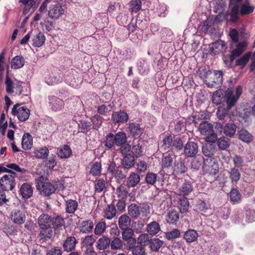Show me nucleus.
<instances>
[{"label": "nucleus", "mask_w": 255, "mask_h": 255, "mask_svg": "<svg viewBox=\"0 0 255 255\" xmlns=\"http://www.w3.org/2000/svg\"><path fill=\"white\" fill-rule=\"evenodd\" d=\"M198 130L200 133L206 135V140L209 142H215L217 139V135L214 130L213 126L206 121H202L199 125Z\"/></svg>", "instance_id": "nucleus-1"}, {"label": "nucleus", "mask_w": 255, "mask_h": 255, "mask_svg": "<svg viewBox=\"0 0 255 255\" xmlns=\"http://www.w3.org/2000/svg\"><path fill=\"white\" fill-rule=\"evenodd\" d=\"M43 176H39L35 180L36 189L44 196H49L55 192L56 188L51 183L45 182Z\"/></svg>", "instance_id": "nucleus-2"}, {"label": "nucleus", "mask_w": 255, "mask_h": 255, "mask_svg": "<svg viewBox=\"0 0 255 255\" xmlns=\"http://www.w3.org/2000/svg\"><path fill=\"white\" fill-rule=\"evenodd\" d=\"M236 95L233 94L232 90L228 89L225 92V99L227 104V108L228 110L231 109L237 102L239 97L242 93V87L238 86L235 89Z\"/></svg>", "instance_id": "nucleus-3"}, {"label": "nucleus", "mask_w": 255, "mask_h": 255, "mask_svg": "<svg viewBox=\"0 0 255 255\" xmlns=\"http://www.w3.org/2000/svg\"><path fill=\"white\" fill-rule=\"evenodd\" d=\"M209 74L205 80V84L208 87H219L223 82V71L214 70Z\"/></svg>", "instance_id": "nucleus-4"}, {"label": "nucleus", "mask_w": 255, "mask_h": 255, "mask_svg": "<svg viewBox=\"0 0 255 255\" xmlns=\"http://www.w3.org/2000/svg\"><path fill=\"white\" fill-rule=\"evenodd\" d=\"M204 171L210 175L214 176L219 172V164L216 158L204 159Z\"/></svg>", "instance_id": "nucleus-5"}, {"label": "nucleus", "mask_w": 255, "mask_h": 255, "mask_svg": "<svg viewBox=\"0 0 255 255\" xmlns=\"http://www.w3.org/2000/svg\"><path fill=\"white\" fill-rule=\"evenodd\" d=\"M64 12L65 9L61 3L53 1L49 5L48 15L51 19H58L64 14Z\"/></svg>", "instance_id": "nucleus-6"}, {"label": "nucleus", "mask_w": 255, "mask_h": 255, "mask_svg": "<svg viewBox=\"0 0 255 255\" xmlns=\"http://www.w3.org/2000/svg\"><path fill=\"white\" fill-rule=\"evenodd\" d=\"M11 113L13 115L16 116L20 121L24 122L28 119L30 111L26 106L19 107L18 104H16L13 106Z\"/></svg>", "instance_id": "nucleus-7"}, {"label": "nucleus", "mask_w": 255, "mask_h": 255, "mask_svg": "<svg viewBox=\"0 0 255 255\" xmlns=\"http://www.w3.org/2000/svg\"><path fill=\"white\" fill-rule=\"evenodd\" d=\"M15 180L12 175H4L0 179V187L2 190H12L15 186Z\"/></svg>", "instance_id": "nucleus-8"}, {"label": "nucleus", "mask_w": 255, "mask_h": 255, "mask_svg": "<svg viewBox=\"0 0 255 255\" xmlns=\"http://www.w3.org/2000/svg\"><path fill=\"white\" fill-rule=\"evenodd\" d=\"M242 0H230L229 8H230V20L237 21L239 18V8Z\"/></svg>", "instance_id": "nucleus-9"}, {"label": "nucleus", "mask_w": 255, "mask_h": 255, "mask_svg": "<svg viewBox=\"0 0 255 255\" xmlns=\"http://www.w3.org/2000/svg\"><path fill=\"white\" fill-rule=\"evenodd\" d=\"M129 119L128 113L124 110L114 112L112 115L111 120L115 124H122L127 123Z\"/></svg>", "instance_id": "nucleus-10"}, {"label": "nucleus", "mask_w": 255, "mask_h": 255, "mask_svg": "<svg viewBox=\"0 0 255 255\" xmlns=\"http://www.w3.org/2000/svg\"><path fill=\"white\" fill-rule=\"evenodd\" d=\"M198 145L197 143L189 141L185 145L184 148V157H192L195 156L198 152Z\"/></svg>", "instance_id": "nucleus-11"}, {"label": "nucleus", "mask_w": 255, "mask_h": 255, "mask_svg": "<svg viewBox=\"0 0 255 255\" xmlns=\"http://www.w3.org/2000/svg\"><path fill=\"white\" fill-rule=\"evenodd\" d=\"M11 220L17 224H22L25 220L24 212L20 210L15 209L12 210L10 213Z\"/></svg>", "instance_id": "nucleus-12"}, {"label": "nucleus", "mask_w": 255, "mask_h": 255, "mask_svg": "<svg viewBox=\"0 0 255 255\" xmlns=\"http://www.w3.org/2000/svg\"><path fill=\"white\" fill-rule=\"evenodd\" d=\"M50 106L52 111L56 112L60 111L64 107V102L56 96L49 97Z\"/></svg>", "instance_id": "nucleus-13"}, {"label": "nucleus", "mask_w": 255, "mask_h": 255, "mask_svg": "<svg viewBox=\"0 0 255 255\" xmlns=\"http://www.w3.org/2000/svg\"><path fill=\"white\" fill-rule=\"evenodd\" d=\"M20 194L24 199H28L33 195V188L29 183H23L19 190Z\"/></svg>", "instance_id": "nucleus-14"}, {"label": "nucleus", "mask_w": 255, "mask_h": 255, "mask_svg": "<svg viewBox=\"0 0 255 255\" xmlns=\"http://www.w3.org/2000/svg\"><path fill=\"white\" fill-rule=\"evenodd\" d=\"M226 48L225 42L222 40H218L213 43L211 49L212 53L216 55L225 52Z\"/></svg>", "instance_id": "nucleus-15"}, {"label": "nucleus", "mask_w": 255, "mask_h": 255, "mask_svg": "<svg viewBox=\"0 0 255 255\" xmlns=\"http://www.w3.org/2000/svg\"><path fill=\"white\" fill-rule=\"evenodd\" d=\"M77 243L76 238L73 236L68 237L63 244V248L64 251L70 252L74 250L76 244Z\"/></svg>", "instance_id": "nucleus-16"}, {"label": "nucleus", "mask_w": 255, "mask_h": 255, "mask_svg": "<svg viewBox=\"0 0 255 255\" xmlns=\"http://www.w3.org/2000/svg\"><path fill=\"white\" fill-rule=\"evenodd\" d=\"M140 178L137 173L132 172L128 177L126 182V185L129 188L135 187L140 181Z\"/></svg>", "instance_id": "nucleus-17"}, {"label": "nucleus", "mask_w": 255, "mask_h": 255, "mask_svg": "<svg viewBox=\"0 0 255 255\" xmlns=\"http://www.w3.org/2000/svg\"><path fill=\"white\" fill-rule=\"evenodd\" d=\"M51 218L47 214L41 215L38 220V224L40 229H47L51 227L49 223L51 222Z\"/></svg>", "instance_id": "nucleus-18"}, {"label": "nucleus", "mask_w": 255, "mask_h": 255, "mask_svg": "<svg viewBox=\"0 0 255 255\" xmlns=\"http://www.w3.org/2000/svg\"><path fill=\"white\" fill-rule=\"evenodd\" d=\"M202 153L204 156H206V158H215L213 157L215 152L216 147L212 144H206L202 146Z\"/></svg>", "instance_id": "nucleus-19"}, {"label": "nucleus", "mask_w": 255, "mask_h": 255, "mask_svg": "<svg viewBox=\"0 0 255 255\" xmlns=\"http://www.w3.org/2000/svg\"><path fill=\"white\" fill-rule=\"evenodd\" d=\"M135 158L134 156L130 153L127 154L123 158L122 164L124 169H130L134 164Z\"/></svg>", "instance_id": "nucleus-20"}, {"label": "nucleus", "mask_w": 255, "mask_h": 255, "mask_svg": "<svg viewBox=\"0 0 255 255\" xmlns=\"http://www.w3.org/2000/svg\"><path fill=\"white\" fill-rule=\"evenodd\" d=\"M239 138L242 141L250 143L253 140V136L247 129L242 128L238 131Z\"/></svg>", "instance_id": "nucleus-21"}, {"label": "nucleus", "mask_w": 255, "mask_h": 255, "mask_svg": "<svg viewBox=\"0 0 255 255\" xmlns=\"http://www.w3.org/2000/svg\"><path fill=\"white\" fill-rule=\"evenodd\" d=\"M65 211L68 214H74L78 206V202L73 199H68L65 201Z\"/></svg>", "instance_id": "nucleus-22"}, {"label": "nucleus", "mask_w": 255, "mask_h": 255, "mask_svg": "<svg viewBox=\"0 0 255 255\" xmlns=\"http://www.w3.org/2000/svg\"><path fill=\"white\" fill-rule=\"evenodd\" d=\"M128 129L132 136L134 138L139 136L142 133V129L139 124L135 123H130Z\"/></svg>", "instance_id": "nucleus-23"}, {"label": "nucleus", "mask_w": 255, "mask_h": 255, "mask_svg": "<svg viewBox=\"0 0 255 255\" xmlns=\"http://www.w3.org/2000/svg\"><path fill=\"white\" fill-rule=\"evenodd\" d=\"M33 143V138L29 133H25L22 136L21 140L22 147L24 150L29 149L31 148Z\"/></svg>", "instance_id": "nucleus-24"}, {"label": "nucleus", "mask_w": 255, "mask_h": 255, "mask_svg": "<svg viewBox=\"0 0 255 255\" xmlns=\"http://www.w3.org/2000/svg\"><path fill=\"white\" fill-rule=\"evenodd\" d=\"M40 230L38 237L39 238L40 243H43L52 237L53 232L51 227H49L47 229Z\"/></svg>", "instance_id": "nucleus-25"}, {"label": "nucleus", "mask_w": 255, "mask_h": 255, "mask_svg": "<svg viewBox=\"0 0 255 255\" xmlns=\"http://www.w3.org/2000/svg\"><path fill=\"white\" fill-rule=\"evenodd\" d=\"M94 227V224L91 220L83 221L79 226L80 232L84 234L89 233L92 231Z\"/></svg>", "instance_id": "nucleus-26"}, {"label": "nucleus", "mask_w": 255, "mask_h": 255, "mask_svg": "<svg viewBox=\"0 0 255 255\" xmlns=\"http://www.w3.org/2000/svg\"><path fill=\"white\" fill-rule=\"evenodd\" d=\"M147 245H149L152 251L158 252L163 245V242L158 238L149 239Z\"/></svg>", "instance_id": "nucleus-27"}, {"label": "nucleus", "mask_w": 255, "mask_h": 255, "mask_svg": "<svg viewBox=\"0 0 255 255\" xmlns=\"http://www.w3.org/2000/svg\"><path fill=\"white\" fill-rule=\"evenodd\" d=\"M198 236V234L196 230L190 229L184 233L183 238L187 242L192 243L195 241Z\"/></svg>", "instance_id": "nucleus-28"}, {"label": "nucleus", "mask_w": 255, "mask_h": 255, "mask_svg": "<svg viewBox=\"0 0 255 255\" xmlns=\"http://www.w3.org/2000/svg\"><path fill=\"white\" fill-rule=\"evenodd\" d=\"M32 45L34 47H39L43 45L45 42V37L42 32H39L34 35L32 39Z\"/></svg>", "instance_id": "nucleus-29"}, {"label": "nucleus", "mask_w": 255, "mask_h": 255, "mask_svg": "<svg viewBox=\"0 0 255 255\" xmlns=\"http://www.w3.org/2000/svg\"><path fill=\"white\" fill-rule=\"evenodd\" d=\"M25 63L24 58L22 56H16L11 61V67L12 69H17L22 67Z\"/></svg>", "instance_id": "nucleus-30"}, {"label": "nucleus", "mask_w": 255, "mask_h": 255, "mask_svg": "<svg viewBox=\"0 0 255 255\" xmlns=\"http://www.w3.org/2000/svg\"><path fill=\"white\" fill-rule=\"evenodd\" d=\"M118 223L119 228L121 230L126 229L130 226L131 219L128 215H122L119 219Z\"/></svg>", "instance_id": "nucleus-31"}, {"label": "nucleus", "mask_w": 255, "mask_h": 255, "mask_svg": "<svg viewBox=\"0 0 255 255\" xmlns=\"http://www.w3.org/2000/svg\"><path fill=\"white\" fill-rule=\"evenodd\" d=\"M236 47L235 49H233L232 50V56L235 59L236 57L241 55L245 50V48L246 46V43L244 42H240L237 43V45H234V47Z\"/></svg>", "instance_id": "nucleus-32"}, {"label": "nucleus", "mask_w": 255, "mask_h": 255, "mask_svg": "<svg viewBox=\"0 0 255 255\" xmlns=\"http://www.w3.org/2000/svg\"><path fill=\"white\" fill-rule=\"evenodd\" d=\"M254 9L255 6L250 5L249 1L248 0H246L241 6L240 13L243 16L248 15L252 13Z\"/></svg>", "instance_id": "nucleus-33"}, {"label": "nucleus", "mask_w": 255, "mask_h": 255, "mask_svg": "<svg viewBox=\"0 0 255 255\" xmlns=\"http://www.w3.org/2000/svg\"><path fill=\"white\" fill-rule=\"evenodd\" d=\"M72 154V150L68 145H64L58 150L57 154L61 158H67Z\"/></svg>", "instance_id": "nucleus-34"}, {"label": "nucleus", "mask_w": 255, "mask_h": 255, "mask_svg": "<svg viewBox=\"0 0 255 255\" xmlns=\"http://www.w3.org/2000/svg\"><path fill=\"white\" fill-rule=\"evenodd\" d=\"M225 96V92L222 89H219L214 92L212 96V100L216 105H219L223 102Z\"/></svg>", "instance_id": "nucleus-35"}, {"label": "nucleus", "mask_w": 255, "mask_h": 255, "mask_svg": "<svg viewBox=\"0 0 255 255\" xmlns=\"http://www.w3.org/2000/svg\"><path fill=\"white\" fill-rule=\"evenodd\" d=\"M147 232L151 235H155L160 230L159 224L156 221H153L147 225Z\"/></svg>", "instance_id": "nucleus-36"}, {"label": "nucleus", "mask_w": 255, "mask_h": 255, "mask_svg": "<svg viewBox=\"0 0 255 255\" xmlns=\"http://www.w3.org/2000/svg\"><path fill=\"white\" fill-rule=\"evenodd\" d=\"M111 241L108 237L104 236L97 241V248L100 250H105L110 246Z\"/></svg>", "instance_id": "nucleus-37"}, {"label": "nucleus", "mask_w": 255, "mask_h": 255, "mask_svg": "<svg viewBox=\"0 0 255 255\" xmlns=\"http://www.w3.org/2000/svg\"><path fill=\"white\" fill-rule=\"evenodd\" d=\"M117 210L115 205L113 204L108 205L105 210V218L108 220H111L116 215Z\"/></svg>", "instance_id": "nucleus-38"}, {"label": "nucleus", "mask_w": 255, "mask_h": 255, "mask_svg": "<svg viewBox=\"0 0 255 255\" xmlns=\"http://www.w3.org/2000/svg\"><path fill=\"white\" fill-rule=\"evenodd\" d=\"M114 137L115 142L117 146L123 145L127 142V135L124 132H118L114 135Z\"/></svg>", "instance_id": "nucleus-39"}, {"label": "nucleus", "mask_w": 255, "mask_h": 255, "mask_svg": "<svg viewBox=\"0 0 255 255\" xmlns=\"http://www.w3.org/2000/svg\"><path fill=\"white\" fill-rule=\"evenodd\" d=\"M237 126L232 123L227 124L224 128V132L228 136L232 137L236 132Z\"/></svg>", "instance_id": "nucleus-40"}, {"label": "nucleus", "mask_w": 255, "mask_h": 255, "mask_svg": "<svg viewBox=\"0 0 255 255\" xmlns=\"http://www.w3.org/2000/svg\"><path fill=\"white\" fill-rule=\"evenodd\" d=\"M128 214L134 219L139 217L138 205L136 204H131L128 206Z\"/></svg>", "instance_id": "nucleus-41"}, {"label": "nucleus", "mask_w": 255, "mask_h": 255, "mask_svg": "<svg viewBox=\"0 0 255 255\" xmlns=\"http://www.w3.org/2000/svg\"><path fill=\"white\" fill-rule=\"evenodd\" d=\"M51 222H52L53 228L55 230L59 229L64 226L65 224L64 219L59 215L54 217L51 219Z\"/></svg>", "instance_id": "nucleus-42"}, {"label": "nucleus", "mask_w": 255, "mask_h": 255, "mask_svg": "<svg viewBox=\"0 0 255 255\" xmlns=\"http://www.w3.org/2000/svg\"><path fill=\"white\" fill-rule=\"evenodd\" d=\"M187 162L186 157H184L179 160V163L176 165V174H183L187 171V167L185 165V163Z\"/></svg>", "instance_id": "nucleus-43"}, {"label": "nucleus", "mask_w": 255, "mask_h": 255, "mask_svg": "<svg viewBox=\"0 0 255 255\" xmlns=\"http://www.w3.org/2000/svg\"><path fill=\"white\" fill-rule=\"evenodd\" d=\"M229 177L232 183H237L241 177V173L239 169L235 167L231 168L229 172Z\"/></svg>", "instance_id": "nucleus-44"}, {"label": "nucleus", "mask_w": 255, "mask_h": 255, "mask_svg": "<svg viewBox=\"0 0 255 255\" xmlns=\"http://www.w3.org/2000/svg\"><path fill=\"white\" fill-rule=\"evenodd\" d=\"M138 70L140 74H147L149 71V68L147 61L145 60H141L137 63Z\"/></svg>", "instance_id": "nucleus-45"}, {"label": "nucleus", "mask_w": 255, "mask_h": 255, "mask_svg": "<svg viewBox=\"0 0 255 255\" xmlns=\"http://www.w3.org/2000/svg\"><path fill=\"white\" fill-rule=\"evenodd\" d=\"M179 209L180 212L182 213H186L188 209L189 206V201L187 198L186 197H182L180 199H179Z\"/></svg>", "instance_id": "nucleus-46"}, {"label": "nucleus", "mask_w": 255, "mask_h": 255, "mask_svg": "<svg viewBox=\"0 0 255 255\" xmlns=\"http://www.w3.org/2000/svg\"><path fill=\"white\" fill-rule=\"evenodd\" d=\"M37 158L46 159L49 154V150L46 147H43L34 152Z\"/></svg>", "instance_id": "nucleus-47"}, {"label": "nucleus", "mask_w": 255, "mask_h": 255, "mask_svg": "<svg viewBox=\"0 0 255 255\" xmlns=\"http://www.w3.org/2000/svg\"><path fill=\"white\" fill-rule=\"evenodd\" d=\"M92 125L90 122L85 120H81L78 124L81 132H88L92 128Z\"/></svg>", "instance_id": "nucleus-48"}, {"label": "nucleus", "mask_w": 255, "mask_h": 255, "mask_svg": "<svg viewBox=\"0 0 255 255\" xmlns=\"http://www.w3.org/2000/svg\"><path fill=\"white\" fill-rule=\"evenodd\" d=\"M62 78L60 76H55L53 74L45 78V81L49 85H53L61 82Z\"/></svg>", "instance_id": "nucleus-49"}, {"label": "nucleus", "mask_w": 255, "mask_h": 255, "mask_svg": "<svg viewBox=\"0 0 255 255\" xmlns=\"http://www.w3.org/2000/svg\"><path fill=\"white\" fill-rule=\"evenodd\" d=\"M111 109L112 106L107 102L105 104L99 106L97 108L98 113L101 115H106Z\"/></svg>", "instance_id": "nucleus-50"}, {"label": "nucleus", "mask_w": 255, "mask_h": 255, "mask_svg": "<svg viewBox=\"0 0 255 255\" xmlns=\"http://www.w3.org/2000/svg\"><path fill=\"white\" fill-rule=\"evenodd\" d=\"M114 134L112 133H109L107 134L106 140L104 142L105 146L109 149L112 148L116 144L114 139Z\"/></svg>", "instance_id": "nucleus-51"}, {"label": "nucleus", "mask_w": 255, "mask_h": 255, "mask_svg": "<svg viewBox=\"0 0 255 255\" xmlns=\"http://www.w3.org/2000/svg\"><path fill=\"white\" fill-rule=\"evenodd\" d=\"M139 217H146L150 213V207L147 204H142L138 205Z\"/></svg>", "instance_id": "nucleus-52"}, {"label": "nucleus", "mask_w": 255, "mask_h": 255, "mask_svg": "<svg viewBox=\"0 0 255 255\" xmlns=\"http://www.w3.org/2000/svg\"><path fill=\"white\" fill-rule=\"evenodd\" d=\"M217 145L220 149L225 150L230 146V139L225 137H221L217 140Z\"/></svg>", "instance_id": "nucleus-53"}, {"label": "nucleus", "mask_w": 255, "mask_h": 255, "mask_svg": "<svg viewBox=\"0 0 255 255\" xmlns=\"http://www.w3.org/2000/svg\"><path fill=\"white\" fill-rule=\"evenodd\" d=\"M123 245V241L118 237H115L111 242L110 246L113 250H116L122 248Z\"/></svg>", "instance_id": "nucleus-54"}, {"label": "nucleus", "mask_w": 255, "mask_h": 255, "mask_svg": "<svg viewBox=\"0 0 255 255\" xmlns=\"http://www.w3.org/2000/svg\"><path fill=\"white\" fill-rule=\"evenodd\" d=\"M104 119L100 115H95L92 118V122L93 124L92 128L97 129L102 124Z\"/></svg>", "instance_id": "nucleus-55"}, {"label": "nucleus", "mask_w": 255, "mask_h": 255, "mask_svg": "<svg viewBox=\"0 0 255 255\" xmlns=\"http://www.w3.org/2000/svg\"><path fill=\"white\" fill-rule=\"evenodd\" d=\"M209 118V114L204 111L200 112L193 116V123L197 124L199 120H206Z\"/></svg>", "instance_id": "nucleus-56"}, {"label": "nucleus", "mask_w": 255, "mask_h": 255, "mask_svg": "<svg viewBox=\"0 0 255 255\" xmlns=\"http://www.w3.org/2000/svg\"><path fill=\"white\" fill-rule=\"evenodd\" d=\"M214 4V11L215 12L220 13L224 10L225 6L224 0H215Z\"/></svg>", "instance_id": "nucleus-57"}, {"label": "nucleus", "mask_w": 255, "mask_h": 255, "mask_svg": "<svg viewBox=\"0 0 255 255\" xmlns=\"http://www.w3.org/2000/svg\"><path fill=\"white\" fill-rule=\"evenodd\" d=\"M101 167L102 165L100 162H95L92 165L90 173L93 176H97L101 173Z\"/></svg>", "instance_id": "nucleus-58"}, {"label": "nucleus", "mask_w": 255, "mask_h": 255, "mask_svg": "<svg viewBox=\"0 0 255 255\" xmlns=\"http://www.w3.org/2000/svg\"><path fill=\"white\" fill-rule=\"evenodd\" d=\"M251 55V52H248L243 57L237 59L236 61V65L238 66H245L250 59Z\"/></svg>", "instance_id": "nucleus-59"}, {"label": "nucleus", "mask_w": 255, "mask_h": 255, "mask_svg": "<svg viewBox=\"0 0 255 255\" xmlns=\"http://www.w3.org/2000/svg\"><path fill=\"white\" fill-rule=\"evenodd\" d=\"M96 182L95 189L96 192L100 193L106 188L105 181L104 179H97Z\"/></svg>", "instance_id": "nucleus-60"}, {"label": "nucleus", "mask_w": 255, "mask_h": 255, "mask_svg": "<svg viewBox=\"0 0 255 255\" xmlns=\"http://www.w3.org/2000/svg\"><path fill=\"white\" fill-rule=\"evenodd\" d=\"M244 217V214L243 212L240 210H238L235 212V214L233 216V220L235 223H242L243 225H245V223L243 221V218Z\"/></svg>", "instance_id": "nucleus-61"}, {"label": "nucleus", "mask_w": 255, "mask_h": 255, "mask_svg": "<svg viewBox=\"0 0 255 255\" xmlns=\"http://www.w3.org/2000/svg\"><path fill=\"white\" fill-rule=\"evenodd\" d=\"M241 194L237 189L231 190L230 194V200L232 202H237L241 199Z\"/></svg>", "instance_id": "nucleus-62"}, {"label": "nucleus", "mask_w": 255, "mask_h": 255, "mask_svg": "<svg viewBox=\"0 0 255 255\" xmlns=\"http://www.w3.org/2000/svg\"><path fill=\"white\" fill-rule=\"evenodd\" d=\"M230 36L232 39V42L231 44V48H234V45H237L239 40L238 32L235 29H232L229 33Z\"/></svg>", "instance_id": "nucleus-63"}, {"label": "nucleus", "mask_w": 255, "mask_h": 255, "mask_svg": "<svg viewBox=\"0 0 255 255\" xmlns=\"http://www.w3.org/2000/svg\"><path fill=\"white\" fill-rule=\"evenodd\" d=\"M132 255H146L144 247L142 245H137L132 250Z\"/></svg>", "instance_id": "nucleus-64"}]
</instances>
